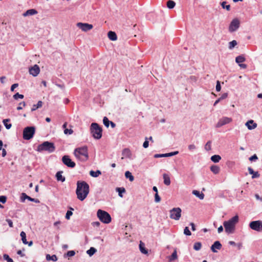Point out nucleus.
<instances>
[{
  "instance_id": "1",
  "label": "nucleus",
  "mask_w": 262,
  "mask_h": 262,
  "mask_svg": "<svg viewBox=\"0 0 262 262\" xmlns=\"http://www.w3.org/2000/svg\"><path fill=\"white\" fill-rule=\"evenodd\" d=\"M76 184L77 197L80 201H82L87 197L89 193L90 186L86 182L83 181H78Z\"/></svg>"
},
{
  "instance_id": "2",
  "label": "nucleus",
  "mask_w": 262,
  "mask_h": 262,
  "mask_svg": "<svg viewBox=\"0 0 262 262\" xmlns=\"http://www.w3.org/2000/svg\"><path fill=\"white\" fill-rule=\"evenodd\" d=\"M238 216L236 215L228 221H225L223 223L225 232L228 234H232L234 232L235 230V225L238 222Z\"/></svg>"
},
{
  "instance_id": "3",
  "label": "nucleus",
  "mask_w": 262,
  "mask_h": 262,
  "mask_svg": "<svg viewBox=\"0 0 262 262\" xmlns=\"http://www.w3.org/2000/svg\"><path fill=\"white\" fill-rule=\"evenodd\" d=\"M75 157L81 162H85L89 159L88 148L83 146L76 148L74 150Z\"/></svg>"
},
{
  "instance_id": "4",
  "label": "nucleus",
  "mask_w": 262,
  "mask_h": 262,
  "mask_svg": "<svg viewBox=\"0 0 262 262\" xmlns=\"http://www.w3.org/2000/svg\"><path fill=\"white\" fill-rule=\"evenodd\" d=\"M91 134L92 137L96 139H100L102 136V129L97 123H92L90 126Z\"/></svg>"
},
{
  "instance_id": "5",
  "label": "nucleus",
  "mask_w": 262,
  "mask_h": 262,
  "mask_svg": "<svg viewBox=\"0 0 262 262\" xmlns=\"http://www.w3.org/2000/svg\"><path fill=\"white\" fill-rule=\"evenodd\" d=\"M55 149V147L53 143L49 141H45L37 146L36 150L39 152L47 151L49 153H51L54 152Z\"/></svg>"
},
{
  "instance_id": "6",
  "label": "nucleus",
  "mask_w": 262,
  "mask_h": 262,
  "mask_svg": "<svg viewBox=\"0 0 262 262\" xmlns=\"http://www.w3.org/2000/svg\"><path fill=\"white\" fill-rule=\"evenodd\" d=\"M97 214L99 219L103 223L108 224L111 222V216L106 211L99 209Z\"/></svg>"
},
{
  "instance_id": "7",
  "label": "nucleus",
  "mask_w": 262,
  "mask_h": 262,
  "mask_svg": "<svg viewBox=\"0 0 262 262\" xmlns=\"http://www.w3.org/2000/svg\"><path fill=\"white\" fill-rule=\"evenodd\" d=\"M35 133V127L33 126H27L23 130V136L25 140H29L32 139Z\"/></svg>"
},
{
  "instance_id": "8",
  "label": "nucleus",
  "mask_w": 262,
  "mask_h": 262,
  "mask_svg": "<svg viewBox=\"0 0 262 262\" xmlns=\"http://www.w3.org/2000/svg\"><path fill=\"white\" fill-rule=\"evenodd\" d=\"M250 228L257 232H262V221H252L249 224Z\"/></svg>"
},
{
  "instance_id": "9",
  "label": "nucleus",
  "mask_w": 262,
  "mask_h": 262,
  "mask_svg": "<svg viewBox=\"0 0 262 262\" xmlns=\"http://www.w3.org/2000/svg\"><path fill=\"white\" fill-rule=\"evenodd\" d=\"M62 161L65 165L70 168H74L76 165L75 163L73 161L68 155H65L62 157Z\"/></svg>"
},
{
  "instance_id": "10",
  "label": "nucleus",
  "mask_w": 262,
  "mask_h": 262,
  "mask_svg": "<svg viewBox=\"0 0 262 262\" xmlns=\"http://www.w3.org/2000/svg\"><path fill=\"white\" fill-rule=\"evenodd\" d=\"M239 21L238 19H233L230 24L229 31L232 33L236 31L239 27Z\"/></svg>"
},
{
  "instance_id": "11",
  "label": "nucleus",
  "mask_w": 262,
  "mask_h": 262,
  "mask_svg": "<svg viewBox=\"0 0 262 262\" xmlns=\"http://www.w3.org/2000/svg\"><path fill=\"white\" fill-rule=\"evenodd\" d=\"M170 217L176 220L180 218V208H174L170 211Z\"/></svg>"
},
{
  "instance_id": "12",
  "label": "nucleus",
  "mask_w": 262,
  "mask_h": 262,
  "mask_svg": "<svg viewBox=\"0 0 262 262\" xmlns=\"http://www.w3.org/2000/svg\"><path fill=\"white\" fill-rule=\"evenodd\" d=\"M232 121V119L227 117H223L221 118L217 124H216V127L219 128L221 126L230 123Z\"/></svg>"
},
{
  "instance_id": "13",
  "label": "nucleus",
  "mask_w": 262,
  "mask_h": 262,
  "mask_svg": "<svg viewBox=\"0 0 262 262\" xmlns=\"http://www.w3.org/2000/svg\"><path fill=\"white\" fill-rule=\"evenodd\" d=\"M77 27L81 29L83 31L86 32L90 30L93 27L91 24L87 23H78L77 24Z\"/></svg>"
},
{
  "instance_id": "14",
  "label": "nucleus",
  "mask_w": 262,
  "mask_h": 262,
  "mask_svg": "<svg viewBox=\"0 0 262 262\" xmlns=\"http://www.w3.org/2000/svg\"><path fill=\"white\" fill-rule=\"evenodd\" d=\"M40 72V68L37 64L29 68V73L33 76H37Z\"/></svg>"
},
{
  "instance_id": "15",
  "label": "nucleus",
  "mask_w": 262,
  "mask_h": 262,
  "mask_svg": "<svg viewBox=\"0 0 262 262\" xmlns=\"http://www.w3.org/2000/svg\"><path fill=\"white\" fill-rule=\"evenodd\" d=\"M179 153V151H176L174 152L166 153V154H155L154 155V158H163V157H171L174 155H177Z\"/></svg>"
},
{
  "instance_id": "16",
  "label": "nucleus",
  "mask_w": 262,
  "mask_h": 262,
  "mask_svg": "<svg viewBox=\"0 0 262 262\" xmlns=\"http://www.w3.org/2000/svg\"><path fill=\"white\" fill-rule=\"evenodd\" d=\"M222 244L219 241H215L211 246V250L213 252L216 253L217 252L216 249L220 250L222 248Z\"/></svg>"
},
{
  "instance_id": "17",
  "label": "nucleus",
  "mask_w": 262,
  "mask_h": 262,
  "mask_svg": "<svg viewBox=\"0 0 262 262\" xmlns=\"http://www.w3.org/2000/svg\"><path fill=\"white\" fill-rule=\"evenodd\" d=\"M245 125L249 130L253 129L257 127V124L252 120L248 121Z\"/></svg>"
},
{
  "instance_id": "18",
  "label": "nucleus",
  "mask_w": 262,
  "mask_h": 262,
  "mask_svg": "<svg viewBox=\"0 0 262 262\" xmlns=\"http://www.w3.org/2000/svg\"><path fill=\"white\" fill-rule=\"evenodd\" d=\"M37 11L34 9H31L27 10L25 13H23V15L25 17L27 16H31L37 13Z\"/></svg>"
},
{
  "instance_id": "19",
  "label": "nucleus",
  "mask_w": 262,
  "mask_h": 262,
  "mask_svg": "<svg viewBox=\"0 0 262 262\" xmlns=\"http://www.w3.org/2000/svg\"><path fill=\"white\" fill-rule=\"evenodd\" d=\"M62 171H59L56 173L55 177L58 181L63 182L66 181L65 177L62 176Z\"/></svg>"
},
{
  "instance_id": "20",
  "label": "nucleus",
  "mask_w": 262,
  "mask_h": 262,
  "mask_svg": "<svg viewBox=\"0 0 262 262\" xmlns=\"http://www.w3.org/2000/svg\"><path fill=\"white\" fill-rule=\"evenodd\" d=\"M248 170L249 173L251 174H252V179L257 178L260 177V174L258 173V172L254 171L251 167H248Z\"/></svg>"
},
{
  "instance_id": "21",
  "label": "nucleus",
  "mask_w": 262,
  "mask_h": 262,
  "mask_svg": "<svg viewBox=\"0 0 262 262\" xmlns=\"http://www.w3.org/2000/svg\"><path fill=\"white\" fill-rule=\"evenodd\" d=\"M108 38L113 41L116 40L117 39V36L115 32L110 31L107 33Z\"/></svg>"
},
{
  "instance_id": "22",
  "label": "nucleus",
  "mask_w": 262,
  "mask_h": 262,
  "mask_svg": "<svg viewBox=\"0 0 262 262\" xmlns=\"http://www.w3.org/2000/svg\"><path fill=\"white\" fill-rule=\"evenodd\" d=\"M139 249L141 253L143 254H146L148 253V250L145 247L144 244L142 242H140L139 244Z\"/></svg>"
},
{
  "instance_id": "23",
  "label": "nucleus",
  "mask_w": 262,
  "mask_h": 262,
  "mask_svg": "<svg viewBox=\"0 0 262 262\" xmlns=\"http://www.w3.org/2000/svg\"><path fill=\"white\" fill-rule=\"evenodd\" d=\"M210 170L214 173V174H218L220 171V168L219 166L217 165H212L210 167Z\"/></svg>"
},
{
  "instance_id": "24",
  "label": "nucleus",
  "mask_w": 262,
  "mask_h": 262,
  "mask_svg": "<svg viewBox=\"0 0 262 262\" xmlns=\"http://www.w3.org/2000/svg\"><path fill=\"white\" fill-rule=\"evenodd\" d=\"M90 174L91 177L96 178L101 174V171L99 170L96 171L91 170L90 171Z\"/></svg>"
},
{
  "instance_id": "25",
  "label": "nucleus",
  "mask_w": 262,
  "mask_h": 262,
  "mask_svg": "<svg viewBox=\"0 0 262 262\" xmlns=\"http://www.w3.org/2000/svg\"><path fill=\"white\" fill-rule=\"evenodd\" d=\"M46 259L48 261L52 260L53 261H56L57 260V257L55 254L50 255V254H48L46 255Z\"/></svg>"
},
{
  "instance_id": "26",
  "label": "nucleus",
  "mask_w": 262,
  "mask_h": 262,
  "mask_svg": "<svg viewBox=\"0 0 262 262\" xmlns=\"http://www.w3.org/2000/svg\"><path fill=\"white\" fill-rule=\"evenodd\" d=\"M192 193L198 197L200 200H203L204 198V194L202 192H200L199 191L196 190H193Z\"/></svg>"
},
{
  "instance_id": "27",
  "label": "nucleus",
  "mask_w": 262,
  "mask_h": 262,
  "mask_svg": "<svg viewBox=\"0 0 262 262\" xmlns=\"http://www.w3.org/2000/svg\"><path fill=\"white\" fill-rule=\"evenodd\" d=\"M122 154L123 156L127 158H130L132 154L130 150L128 148H124L122 152Z\"/></svg>"
},
{
  "instance_id": "28",
  "label": "nucleus",
  "mask_w": 262,
  "mask_h": 262,
  "mask_svg": "<svg viewBox=\"0 0 262 262\" xmlns=\"http://www.w3.org/2000/svg\"><path fill=\"white\" fill-rule=\"evenodd\" d=\"M42 105V102L41 101H38L36 104H34L31 108V111L33 112L36 110L37 108H40Z\"/></svg>"
},
{
  "instance_id": "29",
  "label": "nucleus",
  "mask_w": 262,
  "mask_h": 262,
  "mask_svg": "<svg viewBox=\"0 0 262 262\" xmlns=\"http://www.w3.org/2000/svg\"><path fill=\"white\" fill-rule=\"evenodd\" d=\"M163 179H164V183L166 185H167V186L169 185L170 184V180L169 176L167 174L164 173L163 174Z\"/></svg>"
},
{
  "instance_id": "30",
  "label": "nucleus",
  "mask_w": 262,
  "mask_h": 262,
  "mask_svg": "<svg viewBox=\"0 0 262 262\" xmlns=\"http://www.w3.org/2000/svg\"><path fill=\"white\" fill-rule=\"evenodd\" d=\"M221 160V157L217 155H214L211 157V160L214 163H217Z\"/></svg>"
},
{
  "instance_id": "31",
  "label": "nucleus",
  "mask_w": 262,
  "mask_h": 262,
  "mask_svg": "<svg viewBox=\"0 0 262 262\" xmlns=\"http://www.w3.org/2000/svg\"><path fill=\"white\" fill-rule=\"evenodd\" d=\"M167 7L169 9H173L175 6H176V3L172 1V0H168L167 2Z\"/></svg>"
},
{
  "instance_id": "32",
  "label": "nucleus",
  "mask_w": 262,
  "mask_h": 262,
  "mask_svg": "<svg viewBox=\"0 0 262 262\" xmlns=\"http://www.w3.org/2000/svg\"><path fill=\"white\" fill-rule=\"evenodd\" d=\"M125 177L126 178L128 179L130 182H133L134 180V177L132 175V173L129 171H126L125 172Z\"/></svg>"
},
{
  "instance_id": "33",
  "label": "nucleus",
  "mask_w": 262,
  "mask_h": 262,
  "mask_svg": "<svg viewBox=\"0 0 262 262\" xmlns=\"http://www.w3.org/2000/svg\"><path fill=\"white\" fill-rule=\"evenodd\" d=\"M20 235L21 238V241L24 244L27 245L28 242L26 239V234L24 231H21L20 232Z\"/></svg>"
},
{
  "instance_id": "34",
  "label": "nucleus",
  "mask_w": 262,
  "mask_h": 262,
  "mask_svg": "<svg viewBox=\"0 0 262 262\" xmlns=\"http://www.w3.org/2000/svg\"><path fill=\"white\" fill-rule=\"evenodd\" d=\"M10 121V120L9 119H4L3 121L4 126L7 129H9L12 126V124L11 123H8Z\"/></svg>"
},
{
  "instance_id": "35",
  "label": "nucleus",
  "mask_w": 262,
  "mask_h": 262,
  "mask_svg": "<svg viewBox=\"0 0 262 262\" xmlns=\"http://www.w3.org/2000/svg\"><path fill=\"white\" fill-rule=\"evenodd\" d=\"M177 258V253L176 250H174L172 254L168 257L169 262H171Z\"/></svg>"
},
{
  "instance_id": "36",
  "label": "nucleus",
  "mask_w": 262,
  "mask_h": 262,
  "mask_svg": "<svg viewBox=\"0 0 262 262\" xmlns=\"http://www.w3.org/2000/svg\"><path fill=\"white\" fill-rule=\"evenodd\" d=\"M245 61V58L242 55L238 56L235 58L236 62L238 64L242 63V62H244Z\"/></svg>"
},
{
  "instance_id": "37",
  "label": "nucleus",
  "mask_w": 262,
  "mask_h": 262,
  "mask_svg": "<svg viewBox=\"0 0 262 262\" xmlns=\"http://www.w3.org/2000/svg\"><path fill=\"white\" fill-rule=\"evenodd\" d=\"M97 251V250L94 247H91L88 250L86 251V253L89 254L90 256L93 255Z\"/></svg>"
},
{
  "instance_id": "38",
  "label": "nucleus",
  "mask_w": 262,
  "mask_h": 262,
  "mask_svg": "<svg viewBox=\"0 0 262 262\" xmlns=\"http://www.w3.org/2000/svg\"><path fill=\"white\" fill-rule=\"evenodd\" d=\"M117 191L118 192V195L120 197H122V193L125 192V189L123 187H118L116 188Z\"/></svg>"
},
{
  "instance_id": "39",
  "label": "nucleus",
  "mask_w": 262,
  "mask_h": 262,
  "mask_svg": "<svg viewBox=\"0 0 262 262\" xmlns=\"http://www.w3.org/2000/svg\"><path fill=\"white\" fill-rule=\"evenodd\" d=\"M202 244L201 242H196L194 244L193 249L196 251H199L201 249Z\"/></svg>"
},
{
  "instance_id": "40",
  "label": "nucleus",
  "mask_w": 262,
  "mask_h": 262,
  "mask_svg": "<svg viewBox=\"0 0 262 262\" xmlns=\"http://www.w3.org/2000/svg\"><path fill=\"white\" fill-rule=\"evenodd\" d=\"M103 122L104 125L106 127H108L110 124L111 121H110L106 117H104L103 119Z\"/></svg>"
},
{
  "instance_id": "41",
  "label": "nucleus",
  "mask_w": 262,
  "mask_h": 262,
  "mask_svg": "<svg viewBox=\"0 0 262 262\" xmlns=\"http://www.w3.org/2000/svg\"><path fill=\"white\" fill-rule=\"evenodd\" d=\"M205 149L207 151H210L211 149V141H208L205 145Z\"/></svg>"
},
{
  "instance_id": "42",
  "label": "nucleus",
  "mask_w": 262,
  "mask_h": 262,
  "mask_svg": "<svg viewBox=\"0 0 262 262\" xmlns=\"http://www.w3.org/2000/svg\"><path fill=\"white\" fill-rule=\"evenodd\" d=\"M71 210H68L66 214V219L67 220H69L70 219L71 216L73 214V212L72 210H73V209L70 207Z\"/></svg>"
},
{
  "instance_id": "43",
  "label": "nucleus",
  "mask_w": 262,
  "mask_h": 262,
  "mask_svg": "<svg viewBox=\"0 0 262 262\" xmlns=\"http://www.w3.org/2000/svg\"><path fill=\"white\" fill-rule=\"evenodd\" d=\"M13 97L15 100H17L18 99H23L24 96L22 94H19L18 93H16L13 95Z\"/></svg>"
},
{
  "instance_id": "44",
  "label": "nucleus",
  "mask_w": 262,
  "mask_h": 262,
  "mask_svg": "<svg viewBox=\"0 0 262 262\" xmlns=\"http://www.w3.org/2000/svg\"><path fill=\"white\" fill-rule=\"evenodd\" d=\"M29 196L28 195L26 194V193H24V192H23L21 194V196H20V201L21 202H24L27 199L28 200V198Z\"/></svg>"
},
{
  "instance_id": "45",
  "label": "nucleus",
  "mask_w": 262,
  "mask_h": 262,
  "mask_svg": "<svg viewBox=\"0 0 262 262\" xmlns=\"http://www.w3.org/2000/svg\"><path fill=\"white\" fill-rule=\"evenodd\" d=\"M227 2H223L221 3V6L224 9H226L227 10L229 11L230 10V6L229 5H226Z\"/></svg>"
},
{
  "instance_id": "46",
  "label": "nucleus",
  "mask_w": 262,
  "mask_h": 262,
  "mask_svg": "<svg viewBox=\"0 0 262 262\" xmlns=\"http://www.w3.org/2000/svg\"><path fill=\"white\" fill-rule=\"evenodd\" d=\"M237 45L236 40H233L229 42V48L230 49H233Z\"/></svg>"
},
{
  "instance_id": "47",
  "label": "nucleus",
  "mask_w": 262,
  "mask_h": 262,
  "mask_svg": "<svg viewBox=\"0 0 262 262\" xmlns=\"http://www.w3.org/2000/svg\"><path fill=\"white\" fill-rule=\"evenodd\" d=\"M3 257L5 260L7 261V262H14L13 259L7 254H5Z\"/></svg>"
},
{
  "instance_id": "48",
  "label": "nucleus",
  "mask_w": 262,
  "mask_h": 262,
  "mask_svg": "<svg viewBox=\"0 0 262 262\" xmlns=\"http://www.w3.org/2000/svg\"><path fill=\"white\" fill-rule=\"evenodd\" d=\"M184 234L186 235H190L191 234V233L190 231L189 230L188 227H186L184 230Z\"/></svg>"
},
{
  "instance_id": "49",
  "label": "nucleus",
  "mask_w": 262,
  "mask_h": 262,
  "mask_svg": "<svg viewBox=\"0 0 262 262\" xmlns=\"http://www.w3.org/2000/svg\"><path fill=\"white\" fill-rule=\"evenodd\" d=\"M26 103L24 101H23L21 102H20L19 104V106L17 107V110L19 111V110H21L23 109V107H25L26 106Z\"/></svg>"
},
{
  "instance_id": "50",
  "label": "nucleus",
  "mask_w": 262,
  "mask_h": 262,
  "mask_svg": "<svg viewBox=\"0 0 262 262\" xmlns=\"http://www.w3.org/2000/svg\"><path fill=\"white\" fill-rule=\"evenodd\" d=\"M7 197L5 195H1L0 196V202L4 204L6 202Z\"/></svg>"
},
{
  "instance_id": "51",
  "label": "nucleus",
  "mask_w": 262,
  "mask_h": 262,
  "mask_svg": "<svg viewBox=\"0 0 262 262\" xmlns=\"http://www.w3.org/2000/svg\"><path fill=\"white\" fill-rule=\"evenodd\" d=\"M215 89L217 92H220L221 90L220 82L219 80H217L216 82Z\"/></svg>"
},
{
  "instance_id": "52",
  "label": "nucleus",
  "mask_w": 262,
  "mask_h": 262,
  "mask_svg": "<svg viewBox=\"0 0 262 262\" xmlns=\"http://www.w3.org/2000/svg\"><path fill=\"white\" fill-rule=\"evenodd\" d=\"M28 200L31 202H35L36 203H39L40 202L39 200L37 199H34V198H32L31 197L29 196L28 197Z\"/></svg>"
},
{
  "instance_id": "53",
  "label": "nucleus",
  "mask_w": 262,
  "mask_h": 262,
  "mask_svg": "<svg viewBox=\"0 0 262 262\" xmlns=\"http://www.w3.org/2000/svg\"><path fill=\"white\" fill-rule=\"evenodd\" d=\"M75 254V252L74 250H70L68 251L67 253V255L69 257H72L74 256Z\"/></svg>"
},
{
  "instance_id": "54",
  "label": "nucleus",
  "mask_w": 262,
  "mask_h": 262,
  "mask_svg": "<svg viewBox=\"0 0 262 262\" xmlns=\"http://www.w3.org/2000/svg\"><path fill=\"white\" fill-rule=\"evenodd\" d=\"M73 131L71 129L66 128L64 129V133L66 135H71L73 133Z\"/></svg>"
},
{
  "instance_id": "55",
  "label": "nucleus",
  "mask_w": 262,
  "mask_h": 262,
  "mask_svg": "<svg viewBox=\"0 0 262 262\" xmlns=\"http://www.w3.org/2000/svg\"><path fill=\"white\" fill-rule=\"evenodd\" d=\"M161 201V198L159 195L158 193H156L155 195V201L156 203H158Z\"/></svg>"
},
{
  "instance_id": "56",
  "label": "nucleus",
  "mask_w": 262,
  "mask_h": 262,
  "mask_svg": "<svg viewBox=\"0 0 262 262\" xmlns=\"http://www.w3.org/2000/svg\"><path fill=\"white\" fill-rule=\"evenodd\" d=\"M148 145H149V142L147 140V138H146L145 141L144 142V143L143 144V147L145 148H146L148 147Z\"/></svg>"
},
{
  "instance_id": "57",
  "label": "nucleus",
  "mask_w": 262,
  "mask_h": 262,
  "mask_svg": "<svg viewBox=\"0 0 262 262\" xmlns=\"http://www.w3.org/2000/svg\"><path fill=\"white\" fill-rule=\"evenodd\" d=\"M257 159L258 158L256 154H254V155L249 158V160L251 161H256Z\"/></svg>"
},
{
  "instance_id": "58",
  "label": "nucleus",
  "mask_w": 262,
  "mask_h": 262,
  "mask_svg": "<svg viewBox=\"0 0 262 262\" xmlns=\"http://www.w3.org/2000/svg\"><path fill=\"white\" fill-rule=\"evenodd\" d=\"M6 222H7L8 225L10 227H13V222L10 219H7Z\"/></svg>"
},
{
  "instance_id": "59",
  "label": "nucleus",
  "mask_w": 262,
  "mask_h": 262,
  "mask_svg": "<svg viewBox=\"0 0 262 262\" xmlns=\"http://www.w3.org/2000/svg\"><path fill=\"white\" fill-rule=\"evenodd\" d=\"M228 96V94L227 93H224L222 94V95L219 98V99L222 100H223L224 99H226Z\"/></svg>"
},
{
  "instance_id": "60",
  "label": "nucleus",
  "mask_w": 262,
  "mask_h": 262,
  "mask_svg": "<svg viewBox=\"0 0 262 262\" xmlns=\"http://www.w3.org/2000/svg\"><path fill=\"white\" fill-rule=\"evenodd\" d=\"M18 83H14L13 84H12L11 86V91H14V89L15 88H16L17 87H18Z\"/></svg>"
},
{
  "instance_id": "61",
  "label": "nucleus",
  "mask_w": 262,
  "mask_h": 262,
  "mask_svg": "<svg viewBox=\"0 0 262 262\" xmlns=\"http://www.w3.org/2000/svg\"><path fill=\"white\" fill-rule=\"evenodd\" d=\"M196 148L194 144H191L188 146V149L190 150H194Z\"/></svg>"
},
{
  "instance_id": "62",
  "label": "nucleus",
  "mask_w": 262,
  "mask_h": 262,
  "mask_svg": "<svg viewBox=\"0 0 262 262\" xmlns=\"http://www.w3.org/2000/svg\"><path fill=\"white\" fill-rule=\"evenodd\" d=\"M255 197L256 200H259L260 201L262 202V196H260L258 194H255Z\"/></svg>"
},
{
  "instance_id": "63",
  "label": "nucleus",
  "mask_w": 262,
  "mask_h": 262,
  "mask_svg": "<svg viewBox=\"0 0 262 262\" xmlns=\"http://www.w3.org/2000/svg\"><path fill=\"white\" fill-rule=\"evenodd\" d=\"M17 254L20 255L21 257H24L25 256V254L23 253L21 250L17 251Z\"/></svg>"
},
{
  "instance_id": "64",
  "label": "nucleus",
  "mask_w": 262,
  "mask_h": 262,
  "mask_svg": "<svg viewBox=\"0 0 262 262\" xmlns=\"http://www.w3.org/2000/svg\"><path fill=\"white\" fill-rule=\"evenodd\" d=\"M92 224L94 227H99L100 224L99 222H94Z\"/></svg>"
}]
</instances>
